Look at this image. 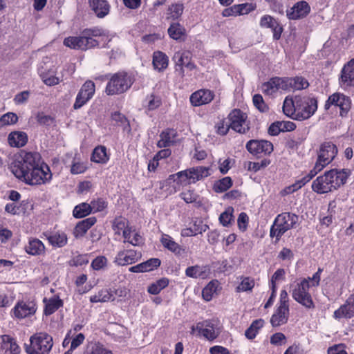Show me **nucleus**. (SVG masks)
Listing matches in <instances>:
<instances>
[{
    "label": "nucleus",
    "instance_id": "nucleus-1",
    "mask_svg": "<svg viewBox=\"0 0 354 354\" xmlns=\"http://www.w3.org/2000/svg\"><path fill=\"white\" fill-rule=\"evenodd\" d=\"M10 170L19 180L32 186L46 184L52 178L49 167L41 162L38 153L21 151L15 156Z\"/></svg>",
    "mask_w": 354,
    "mask_h": 354
},
{
    "label": "nucleus",
    "instance_id": "nucleus-2",
    "mask_svg": "<svg viewBox=\"0 0 354 354\" xmlns=\"http://www.w3.org/2000/svg\"><path fill=\"white\" fill-rule=\"evenodd\" d=\"M350 175L351 171L348 169H331L318 176L313 182L312 189L317 194L333 192L344 185Z\"/></svg>",
    "mask_w": 354,
    "mask_h": 354
},
{
    "label": "nucleus",
    "instance_id": "nucleus-3",
    "mask_svg": "<svg viewBox=\"0 0 354 354\" xmlns=\"http://www.w3.org/2000/svg\"><path fill=\"white\" fill-rule=\"evenodd\" d=\"M298 220V216L292 213L283 212L279 214L271 226L270 236L276 237L277 241H279L288 230L296 227Z\"/></svg>",
    "mask_w": 354,
    "mask_h": 354
},
{
    "label": "nucleus",
    "instance_id": "nucleus-4",
    "mask_svg": "<svg viewBox=\"0 0 354 354\" xmlns=\"http://www.w3.org/2000/svg\"><path fill=\"white\" fill-rule=\"evenodd\" d=\"M53 346V337L46 333H37L30 337L26 348L28 354H48Z\"/></svg>",
    "mask_w": 354,
    "mask_h": 354
},
{
    "label": "nucleus",
    "instance_id": "nucleus-5",
    "mask_svg": "<svg viewBox=\"0 0 354 354\" xmlns=\"http://www.w3.org/2000/svg\"><path fill=\"white\" fill-rule=\"evenodd\" d=\"M296 113L293 119L303 121L312 117L317 109V101L309 96L296 95Z\"/></svg>",
    "mask_w": 354,
    "mask_h": 354
},
{
    "label": "nucleus",
    "instance_id": "nucleus-6",
    "mask_svg": "<svg viewBox=\"0 0 354 354\" xmlns=\"http://www.w3.org/2000/svg\"><path fill=\"white\" fill-rule=\"evenodd\" d=\"M210 168L208 167H195L176 173L171 176L179 184L187 185L194 183L210 175Z\"/></svg>",
    "mask_w": 354,
    "mask_h": 354
},
{
    "label": "nucleus",
    "instance_id": "nucleus-7",
    "mask_svg": "<svg viewBox=\"0 0 354 354\" xmlns=\"http://www.w3.org/2000/svg\"><path fill=\"white\" fill-rule=\"evenodd\" d=\"M132 77L124 72L115 73L111 76L106 86L109 95H118L127 91L132 85Z\"/></svg>",
    "mask_w": 354,
    "mask_h": 354
},
{
    "label": "nucleus",
    "instance_id": "nucleus-8",
    "mask_svg": "<svg viewBox=\"0 0 354 354\" xmlns=\"http://www.w3.org/2000/svg\"><path fill=\"white\" fill-rule=\"evenodd\" d=\"M196 331L207 340L213 341L221 333L219 322L212 319L198 322L196 326H192L191 334L194 335Z\"/></svg>",
    "mask_w": 354,
    "mask_h": 354
},
{
    "label": "nucleus",
    "instance_id": "nucleus-9",
    "mask_svg": "<svg viewBox=\"0 0 354 354\" xmlns=\"http://www.w3.org/2000/svg\"><path fill=\"white\" fill-rule=\"evenodd\" d=\"M310 287L308 280L304 279L292 286L291 294L292 298L302 306L308 308H313L315 305L311 295L308 292Z\"/></svg>",
    "mask_w": 354,
    "mask_h": 354
},
{
    "label": "nucleus",
    "instance_id": "nucleus-10",
    "mask_svg": "<svg viewBox=\"0 0 354 354\" xmlns=\"http://www.w3.org/2000/svg\"><path fill=\"white\" fill-rule=\"evenodd\" d=\"M64 44L73 49L85 50L98 46L99 41L90 37L89 32H83L80 36L66 38Z\"/></svg>",
    "mask_w": 354,
    "mask_h": 354
},
{
    "label": "nucleus",
    "instance_id": "nucleus-11",
    "mask_svg": "<svg viewBox=\"0 0 354 354\" xmlns=\"http://www.w3.org/2000/svg\"><path fill=\"white\" fill-rule=\"evenodd\" d=\"M337 153V148L331 142H325L321 145L316 161V169H323L332 162Z\"/></svg>",
    "mask_w": 354,
    "mask_h": 354
},
{
    "label": "nucleus",
    "instance_id": "nucleus-12",
    "mask_svg": "<svg viewBox=\"0 0 354 354\" xmlns=\"http://www.w3.org/2000/svg\"><path fill=\"white\" fill-rule=\"evenodd\" d=\"M227 120L229 125L234 131L239 133H245L250 129L248 115L240 109H233L228 115Z\"/></svg>",
    "mask_w": 354,
    "mask_h": 354
},
{
    "label": "nucleus",
    "instance_id": "nucleus-13",
    "mask_svg": "<svg viewBox=\"0 0 354 354\" xmlns=\"http://www.w3.org/2000/svg\"><path fill=\"white\" fill-rule=\"evenodd\" d=\"M332 106L339 107L340 116L344 117L351 108V100L344 93L337 92L328 97L325 102L324 109L328 110Z\"/></svg>",
    "mask_w": 354,
    "mask_h": 354
},
{
    "label": "nucleus",
    "instance_id": "nucleus-14",
    "mask_svg": "<svg viewBox=\"0 0 354 354\" xmlns=\"http://www.w3.org/2000/svg\"><path fill=\"white\" fill-rule=\"evenodd\" d=\"M37 311V304L34 300L18 301L11 310L12 315L22 319L33 315Z\"/></svg>",
    "mask_w": 354,
    "mask_h": 354
},
{
    "label": "nucleus",
    "instance_id": "nucleus-15",
    "mask_svg": "<svg viewBox=\"0 0 354 354\" xmlns=\"http://www.w3.org/2000/svg\"><path fill=\"white\" fill-rule=\"evenodd\" d=\"M95 91V86L93 82L91 80L85 82L76 96L73 104L74 109H79L86 104L94 95Z\"/></svg>",
    "mask_w": 354,
    "mask_h": 354
},
{
    "label": "nucleus",
    "instance_id": "nucleus-16",
    "mask_svg": "<svg viewBox=\"0 0 354 354\" xmlns=\"http://www.w3.org/2000/svg\"><path fill=\"white\" fill-rule=\"evenodd\" d=\"M38 73L44 83L48 86L57 85L60 82L59 78L54 75L55 68L50 61L41 63Z\"/></svg>",
    "mask_w": 354,
    "mask_h": 354
},
{
    "label": "nucleus",
    "instance_id": "nucleus-17",
    "mask_svg": "<svg viewBox=\"0 0 354 354\" xmlns=\"http://www.w3.org/2000/svg\"><path fill=\"white\" fill-rule=\"evenodd\" d=\"M247 150L254 156L270 154L273 151L272 144L267 140H251L246 144Z\"/></svg>",
    "mask_w": 354,
    "mask_h": 354
},
{
    "label": "nucleus",
    "instance_id": "nucleus-18",
    "mask_svg": "<svg viewBox=\"0 0 354 354\" xmlns=\"http://www.w3.org/2000/svg\"><path fill=\"white\" fill-rule=\"evenodd\" d=\"M142 257L140 252L133 250H122L119 251L113 262L120 266H125L138 261Z\"/></svg>",
    "mask_w": 354,
    "mask_h": 354
},
{
    "label": "nucleus",
    "instance_id": "nucleus-19",
    "mask_svg": "<svg viewBox=\"0 0 354 354\" xmlns=\"http://www.w3.org/2000/svg\"><path fill=\"white\" fill-rule=\"evenodd\" d=\"M261 91L268 95H272L279 91H287L286 77H274L261 85Z\"/></svg>",
    "mask_w": 354,
    "mask_h": 354
},
{
    "label": "nucleus",
    "instance_id": "nucleus-20",
    "mask_svg": "<svg viewBox=\"0 0 354 354\" xmlns=\"http://www.w3.org/2000/svg\"><path fill=\"white\" fill-rule=\"evenodd\" d=\"M310 12V7L309 4L305 1H301L287 10L286 16L289 19L297 20L306 17Z\"/></svg>",
    "mask_w": 354,
    "mask_h": 354
},
{
    "label": "nucleus",
    "instance_id": "nucleus-21",
    "mask_svg": "<svg viewBox=\"0 0 354 354\" xmlns=\"http://www.w3.org/2000/svg\"><path fill=\"white\" fill-rule=\"evenodd\" d=\"M20 347L16 340L8 335L0 336V354H19Z\"/></svg>",
    "mask_w": 354,
    "mask_h": 354
},
{
    "label": "nucleus",
    "instance_id": "nucleus-22",
    "mask_svg": "<svg viewBox=\"0 0 354 354\" xmlns=\"http://www.w3.org/2000/svg\"><path fill=\"white\" fill-rule=\"evenodd\" d=\"M354 316V295H351L337 310L334 312L335 319H349Z\"/></svg>",
    "mask_w": 354,
    "mask_h": 354
},
{
    "label": "nucleus",
    "instance_id": "nucleus-23",
    "mask_svg": "<svg viewBox=\"0 0 354 354\" xmlns=\"http://www.w3.org/2000/svg\"><path fill=\"white\" fill-rule=\"evenodd\" d=\"M214 96L213 92L209 90H198L191 95L190 102L193 106H198L212 102Z\"/></svg>",
    "mask_w": 354,
    "mask_h": 354
},
{
    "label": "nucleus",
    "instance_id": "nucleus-24",
    "mask_svg": "<svg viewBox=\"0 0 354 354\" xmlns=\"http://www.w3.org/2000/svg\"><path fill=\"white\" fill-rule=\"evenodd\" d=\"M259 24L261 28H270L273 32L274 39L280 38L283 28L274 18L270 15H263L261 18Z\"/></svg>",
    "mask_w": 354,
    "mask_h": 354
},
{
    "label": "nucleus",
    "instance_id": "nucleus-25",
    "mask_svg": "<svg viewBox=\"0 0 354 354\" xmlns=\"http://www.w3.org/2000/svg\"><path fill=\"white\" fill-rule=\"evenodd\" d=\"M339 82L342 86H354V58L343 67Z\"/></svg>",
    "mask_w": 354,
    "mask_h": 354
},
{
    "label": "nucleus",
    "instance_id": "nucleus-26",
    "mask_svg": "<svg viewBox=\"0 0 354 354\" xmlns=\"http://www.w3.org/2000/svg\"><path fill=\"white\" fill-rule=\"evenodd\" d=\"M289 317V306H279L270 319L272 326L277 327L286 324Z\"/></svg>",
    "mask_w": 354,
    "mask_h": 354
},
{
    "label": "nucleus",
    "instance_id": "nucleus-27",
    "mask_svg": "<svg viewBox=\"0 0 354 354\" xmlns=\"http://www.w3.org/2000/svg\"><path fill=\"white\" fill-rule=\"evenodd\" d=\"M43 235L53 247L62 248L67 244V236L64 232H44Z\"/></svg>",
    "mask_w": 354,
    "mask_h": 354
},
{
    "label": "nucleus",
    "instance_id": "nucleus-28",
    "mask_svg": "<svg viewBox=\"0 0 354 354\" xmlns=\"http://www.w3.org/2000/svg\"><path fill=\"white\" fill-rule=\"evenodd\" d=\"M190 59L191 54L189 51H178L174 53L172 59L175 63L176 71L178 72L180 75H184L183 67Z\"/></svg>",
    "mask_w": 354,
    "mask_h": 354
},
{
    "label": "nucleus",
    "instance_id": "nucleus-29",
    "mask_svg": "<svg viewBox=\"0 0 354 354\" xmlns=\"http://www.w3.org/2000/svg\"><path fill=\"white\" fill-rule=\"evenodd\" d=\"M45 250L43 242L35 238L30 239L28 245L25 246V251L32 256L42 255L45 253Z\"/></svg>",
    "mask_w": 354,
    "mask_h": 354
},
{
    "label": "nucleus",
    "instance_id": "nucleus-30",
    "mask_svg": "<svg viewBox=\"0 0 354 354\" xmlns=\"http://www.w3.org/2000/svg\"><path fill=\"white\" fill-rule=\"evenodd\" d=\"M89 4L97 17L102 18L109 12L110 6L106 0H89Z\"/></svg>",
    "mask_w": 354,
    "mask_h": 354
},
{
    "label": "nucleus",
    "instance_id": "nucleus-31",
    "mask_svg": "<svg viewBox=\"0 0 354 354\" xmlns=\"http://www.w3.org/2000/svg\"><path fill=\"white\" fill-rule=\"evenodd\" d=\"M28 141V136L23 131H12L8 137V142L12 147H22Z\"/></svg>",
    "mask_w": 354,
    "mask_h": 354
},
{
    "label": "nucleus",
    "instance_id": "nucleus-32",
    "mask_svg": "<svg viewBox=\"0 0 354 354\" xmlns=\"http://www.w3.org/2000/svg\"><path fill=\"white\" fill-rule=\"evenodd\" d=\"M160 241L165 248L176 255H180L184 252L180 245L175 242L173 238L168 234H162Z\"/></svg>",
    "mask_w": 354,
    "mask_h": 354
},
{
    "label": "nucleus",
    "instance_id": "nucleus-33",
    "mask_svg": "<svg viewBox=\"0 0 354 354\" xmlns=\"http://www.w3.org/2000/svg\"><path fill=\"white\" fill-rule=\"evenodd\" d=\"M208 228L209 226L202 221H196L192 227L182 230L181 235L185 237L196 236L205 232Z\"/></svg>",
    "mask_w": 354,
    "mask_h": 354
},
{
    "label": "nucleus",
    "instance_id": "nucleus-34",
    "mask_svg": "<svg viewBox=\"0 0 354 354\" xmlns=\"http://www.w3.org/2000/svg\"><path fill=\"white\" fill-rule=\"evenodd\" d=\"M287 91L305 89L309 86L308 82L303 77H286Z\"/></svg>",
    "mask_w": 354,
    "mask_h": 354
},
{
    "label": "nucleus",
    "instance_id": "nucleus-35",
    "mask_svg": "<svg viewBox=\"0 0 354 354\" xmlns=\"http://www.w3.org/2000/svg\"><path fill=\"white\" fill-rule=\"evenodd\" d=\"M176 132L174 129H167L162 131L160 135V139L158 142V147L164 148L169 147L175 142Z\"/></svg>",
    "mask_w": 354,
    "mask_h": 354
},
{
    "label": "nucleus",
    "instance_id": "nucleus-36",
    "mask_svg": "<svg viewBox=\"0 0 354 354\" xmlns=\"http://www.w3.org/2000/svg\"><path fill=\"white\" fill-rule=\"evenodd\" d=\"M124 243H129L134 246H139L143 244L144 239L138 232L131 228L129 230L124 231Z\"/></svg>",
    "mask_w": 354,
    "mask_h": 354
},
{
    "label": "nucleus",
    "instance_id": "nucleus-37",
    "mask_svg": "<svg viewBox=\"0 0 354 354\" xmlns=\"http://www.w3.org/2000/svg\"><path fill=\"white\" fill-rule=\"evenodd\" d=\"M45 303L44 313L46 315H50L63 306V301L59 297H53L49 299H44Z\"/></svg>",
    "mask_w": 354,
    "mask_h": 354
},
{
    "label": "nucleus",
    "instance_id": "nucleus-38",
    "mask_svg": "<svg viewBox=\"0 0 354 354\" xmlns=\"http://www.w3.org/2000/svg\"><path fill=\"white\" fill-rule=\"evenodd\" d=\"M248 6V5L247 4L234 5L230 8H225L223 11L222 15L223 17H230L247 14L249 11L253 9L252 8L246 9Z\"/></svg>",
    "mask_w": 354,
    "mask_h": 354
},
{
    "label": "nucleus",
    "instance_id": "nucleus-39",
    "mask_svg": "<svg viewBox=\"0 0 354 354\" xmlns=\"http://www.w3.org/2000/svg\"><path fill=\"white\" fill-rule=\"evenodd\" d=\"M168 57L160 51L153 53V65L154 68L158 71L165 70L168 66Z\"/></svg>",
    "mask_w": 354,
    "mask_h": 354
},
{
    "label": "nucleus",
    "instance_id": "nucleus-40",
    "mask_svg": "<svg viewBox=\"0 0 354 354\" xmlns=\"http://www.w3.org/2000/svg\"><path fill=\"white\" fill-rule=\"evenodd\" d=\"M296 95L287 96L283 104V111L286 115L293 119L296 113Z\"/></svg>",
    "mask_w": 354,
    "mask_h": 354
},
{
    "label": "nucleus",
    "instance_id": "nucleus-41",
    "mask_svg": "<svg viewBox=\"0 0 354 354\" xmlns=\"http://www.w3.org/2000/svg\"><path fill=\"white\" fill-rule=\"evenodd\" d=\"M91 159L97 163H106L109 159L106 147L104 146L96 147L93 151Z\"/></svg>",
    "mask_w": 354,
    "mask_h": 354
},
{
    "label": "nucleus",
    "instance_id": "nucleus-42",
    "mask_svg": "<svg viewBox=\"0 0 354 354\" xmlns=\"http://www.w3.org/2000/svg\"><path fill=\"white\" fill-rule=\"evenodd\" d=\"M168 34L174 40H181L185 35V29L179 23H173L168 28Z\"/></svg>",
    "mask_w": 354,
    "mask_h": 354
},
{
    "label": "nucleus",
    "instance_id": "nucleus-43",
    "mask_svg": "<svg viewBox=\"0 0 354 354\" xmlns=\"http://www.w3.org/2000/svg\"><path fill=\"white\" fill-rule=\"evenodd\" d=\"M113 294L109 289H102L94 295L91 296L90 301L92 303L107 302L113 299Z\"/></svg>",
    "mask_w": 354,
    "mask_h": 354
},
{
    "label": "nucleus",
    "instance_id": "nucleus-44",
    "mask_svg": "<svg viewBox=\"0 0 354 354\" xmlns=\"http://www.w3.org/2000/svg\"><path fill=\"white\" fill-rule=\"evenodd\" d=\"M263 325L264 320L262 319L253 321L250 327L245 332V337L249 339H253Z\"/></svg>",
    "mask_w": 354,
    "mask_h": 354
},
{
    "label": "nucleus",
    "instance_id": "nucleus-45",
    "mask_svg": "<svg viewBox=\"0 0 354 354\" xmlns=\"http://www.w3.org/2000/svg\"><path fill=\"white\" fill-rule=\"evenodd\" d=\"M218 287V281H210L203 290L202 295L203 299L209 301H210L214 295L216 294L217 290Z\"/></svg>",
    "mask_w": 354,
    "mask_h": 354
},
{
    "label": "nucleus",
    "instance_id": "nucleus-46",
    "mask_svg": "<svg viewBox=\"0 0 354 354\" xmlns=\"http://www.w3.org/2000/svg\"><path fill=\"white\" fill-rule=\"evenodd\" d=\"M207 269L205 267L194 266L188 267L185 270V274L187 277L192 278H204L206 276Z\"/></svg>",
    "mask_w": 354,
    "mask_h": 354
},
{
    "label": "nucleus",
    "instance_id": "nucleus-47",
    "mask_svg": "<svg viewBox=\"0 0 354 354\" xmlns=\"http://www.w3.org/2000/svg\"><path fill=\"white\" fill-rule=\"evenodd\" d=\"M232 185V180L230 177H225L214 183L213 189L217 193L227 191Z\"/></svg>",
    "mask_w": 354,
    "mask_h": 354
},
{
    "label": "nucleus",
    "instance_id": "nucleus-48",
    "mask_svg": "<svg viewBox=\"0 0 354 354\" xmlns=\"http://www.w3.org/2000/svg\"><path fill=\"white\" fill-rule=\"evenodd\" d=\"M91 212H92L90 204L82 203L75 207L73 214L75 218H83Z\"/></svg>",
    "mask_w": 354,
    "mask_h": 354
},
{
    "label": "nucleus",
    "instance_id": "nucleus-49",
    "mask_svg": "<svg viewBox=\"0 0 354 354\" xmlns=\"http://www.w3.org/2000/svg\"><path fill=\"white\" fill-rule=\"evenodd\" d=\"M113 228L115 234H120L121 232H122V235L124 236V231L129 230L131 227H128L127 219L120 216L114 219Z\"/></svg>",
    "mask_w": 354,
    "mask_h": 354
},
{
    "label": "nucleus",
    "instance_id": "nucleus-50",
    "mask_svg": "<svg viewBox=\"0 0 354 354\" xmlns=\"http://www.w3.org/2000/svg\"><path fill=\"white\" fill-rule=\"evenodd\" d=\"M169 284V280L166 278H162L158 280L156 282L150 285L148 288V292L152 295L158 294L163 288L167 287Z\"/></svg>",
    "mask_w": 354,
    "mask_h": 354
},
{
    "label": "nucleus",
    "instance_id": "nucleus-51",
    "mask_svg": "<svg viewBox=\"0 0 354 354\" xmlns=\"http://www.w3.org/2000/svg\"><path fill=\"white\" fill-rule=\"evenodd\" d=\"M285 274L286 272L285 270L283 268L277 269L273 274L270 281V288L272 289V290H273V292L277 291L276 283L285 279Z\"/></svg>",
    "mask_w": 354,
    "mask_h": 354
},
{
    "label": "nucleus",
    "instance_id": "nucleus-52",
    "mask_svg": "<svg viewBox=\"0 0 354 354\" xmlns=\"http://www.w3.org/2000/svg\"><path fill=\"white\" fill-rule=\"evenodd\" d=\"M18 121V116L16 113L8 112L3 115L0 118V127H3L7 125H11L17 123Z\"/></svg>",
    "mask_w": 354,
    "mask_h": 354
},
{
    "label": "nucleus",
    "instance_id": "nucleus-53",
    "mask_svg": "<svg viewBox=\"0 0 354 354\" xmlns=\"http://www.w3.org/2000/svg\"><path fill=\"white\" fill-rule=\"evenodd\" d=\"M183 12V5L181 3H176L171 5L168 9V18L172 19H178Z\"/></svg>",
    "mask_w": 354,
    "mask_h": 354
},
{
    "label": "nucleus",
    "instance_id": "nucleus-54",
    "mask_svg": "<svg viewBox=\"0 0 354 354\" xmlns=\"http://www.w3.org/2000/svg\"><path fill=\"white\" fill-rule=\"evenodd\" d=\"M254 286V281L250 277L243 279L240 284L236 287L237 292H245L251 290Z\"/></svg>",
    "mask_w": 354,
    "mask_h": 354
},
{
    "label": "nucleus",
    "instance_id": "nucleus-55",
    "mask_svg": "<svg viewBox=\"0 0 354 354\" xmlns=\"http://www.w3.org/2000/svg\"><path fill=\"white\" fill-rule=\"evenodd\" d=\"M233 208L231 207H227L219 216L220 223L223 226H228L232 220Z\"/></svg>",
    "mask_w": 354,
    "mask_h": 354
},
{
    "label": "nucleus",
    "instance_id": "nucleus-56",
    "mask_svg": "<svg viewBox=\"0 0 354 354\" xmlns=\"http://www.w3.org/2000/svg\"><path fill=\"white\" fill-rule=\"evenodd\" d=\"M91 212L93 213L101 212L104 210L106 206V202L102 198H97L93 200L90 203Z\"/></svg>",
    "mask_w": 354,
    "mask_h": 354
},
{
    "label": "nucleus",
    "instance_id": "nucleus-57",
    "mask_svg": "<svg viewBox=\"0 0 354 354\" xmlns=\"http://www.w3.org/2000/svg\"><path fill=\"white\" fill-rule=\"evenodd\" d=\"M252 102L255 107L261 112H266L268 110V106L264 102L263 97L260 94H255L253 96Z\"/></svg>",
    "mask_w": 354,
    "mask_h": 354
},
{
    "label": "nucleus",
    "instance_id": "nucleus-58",
    "mask_svg": "<svg viewBox=\"0 0 354 354\" xmlns=\"http://www.w3.org/2000/svg\"><path fill=\"white\" fill-rule=\"evenodd\" d=\"M142 263L143 266L144 271L149 272L160 266V260L158 258H151L145 262H142Z\"/></svg>",
    "mask_w": 354,
    "mask_h": 354
},
{
    "label": "nucleus",
    "instance_id": "nucleus-59",
    "mask_svg": "<svg viewBox=\"0 0 354 354\" xmlns=\"http://www.w3.org/2000/svg\"><path fill=\"white\" fill-rule=\"evenodd\" d=\"M86 169L87 166L85 162L74 160L71 171L73 174H80L84 173Z\"/></svg>",
    "mask_w": 354,
    "mask_h": 354
},
{
    "label": "nucleus",
    "instance_id": "nucleus-60",
    "mask_svg": "<svg viewBox=\"0 0 354 354\" xmlns=\"http://www.w3.org/2000/svg\"><path fill=\"white\" fill-rule=\"evenodd\" d=\"M306 184L304 183V182L302 180V179H299L298 180H297L295 183L292 184L291 185H289L288 187H286L283 190V193L284 194H292L294 193L295 192H296L297 190L299 189L300 188H301L304 185H305Z\"/></svg>",
    "mask_w": 354,
    "mask_h": 354
},
{
    "label": "nucleus",
    "instance_id": "nucleus-61",
    "mask_svg": "<svg viewBox=\"0 0 354 354\" xmlns=\"http://www.w3.org/2000/svg\"><path fill=\"white\" fill-rule=\"evenodd\" d=\"M286 337L282 333H276L270 337V343L275 346H281L286 343Z\"/></svg>",
    "mask_w": 354,
    "mask_h": 354
},
{
    "label": "nucleus",
    "instance_id": "nucleus-62",
    "mask_svg": "<svg viewBox=\"0 0 354 354\" xmlns=\"http://www.w3.org/2000/svg\"><path fill=\"white\" fill-rule=\"evenodd\" d=\"M216 132L222 136L226 135L231 129V126L229 125V120H221L216 125Z\"/></svg>",
    "mask_w": 354,
    "mask_h": 354
},
{
    "label": "nucleus",
    "instance_id": "nucleus-63",
    "mask_svg": "<svg viewBox=\"0 0 354 354\" xmlns=\"http://www.w3.org/2000/svg\"><path fill=\"white\" fill-rule=\"evenodd\" d=\"M107 259L104 256H99L92 261L91 267L95 270H99L105 267Z\"/></svg>",
    "mask_w": 354,
    "mask_h": 354
},
{
    "label": "nucleus",
    "instance_id": "nucleus-64",
    "mask_svg": "<svg viewBox=\"0 0 354 354\" xmlns=\"http://www.w3.org/2000/svg\"><path fill=\"white\" fill-rule=\"evenodd\" d=\"M92 354H113L111 351L106 349L100 343L92 344Z\"/></svg>",
    "mask_w": 354,
    "mask_h": 354
}]
</instances>
